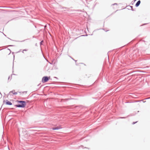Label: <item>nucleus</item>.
I'll return each instance as SVG.
<instances>
[{
  "mask_svg": "<svg viewBox=\"0 0 150 150\" xmlns=\"http://www.w3.org/2000/svg\"><path fill=\"white\" fill-rule=\"evenodd\" d=\"M17 102L18 103L20 104H17L15 105V106L18 108H24L25 107L26 103L25 101L22 100H18Z\"/></svg>",
  "mask_w": 150,
  "mask_h": 150,
  "instance_id": "f257e3e1",
  "label": "nucleus"
},
{
  "mask_svg": "<svg viewBox=\"0 0 150 150\" xmlns=\"http://www.w3.org/2000/svg\"><path fill=\"white\" fill-rule=\"evenodd\" d=\"M50 77L47 76H45L43 77L42 80V82L43 83L47 82L50 79Z\"/></svg>",
  "mask_w": 150,
  "mask_h": 150,
  "instance_id": "f03ea898",
  "label": "nucleus"
},
{
  "mask_svg": "<svg viewBox=\"0 0 150 150\" xmlns=\"http://www.w3.org/2000/svg\"><path fill=\"white\" fill-rule=\"evenodd\" d=\"M6 105H12V103L11 102L8 100H6Z\"/></svg>",
  "mask_w": 150,
  "mask_h": 150,
  "instance_id": "7ed1b4c3",
  "label": "nucleus"
},
{
  "mask_svg": "<svg viewBox=\"0 0 150 150\" xmlns=\"http://www.w3.org/2000/svg\"><path fill=\"white\" fill-rule=\"evenodd\" d=\"M141 1L140 0H139L135 4V6L136 7H138Z\"/></svg>",
  "mask_w": 150,
  "mask_h": 150,
  "instance_id": "20e7f679",
  "label": "nucleus"
},
{
  "mask_svg": "<svg viewBox=\"0 0 150 150\" xmlns=\"http://www.w3.org/2000/svg\"><path fill=\"white\" fill-rule=\"evenodd\" d=\"M14 91H15L14 90H13V91H10L9 92V94L10 93H13V95H17V92H14Z\"/></svg>",
  "mask_w": 150,
  "mask_h": 150,
  "instance_id": "39448f33",
  "label": "nucleus"
},
{
  "mask_svg": "<svg viewBox=\"0 0 150 150\" xmlns=\"http://www.w3.org/2000/svg\"><path fill=\"white\" fill-rule=\"evenodd\" d=\"M60 128L59 127H53L52 128V129L53 130H58L59 129H60Z\"/></svg>",
  "mask_w": 150,
  "mask_h": 150,
  "instance_id": "423d86ee",
  "label": "nucleus"
},
{
  "mask_svg": "<svg viewBox=\"0 0 150 150\" xmlns=\"http://www.w3.org/2000/svg\"><path fill=\"white\" fill-rule=\"evenodd\" d=\"M130 7L131 8V10L132 11H134V10L133 9V6H130Z\"/></svg>",
  "mask_w": 150,
  "mask_h": 150,
  "instance_id": "0eeeda50",
  "label": "nucleus"
},
{
  "mask_svg": "<svg viewBox=\"0 0 150 150\" xmlns=\"http://www.w3.org/2000/svg\"><path fill=\"white\" fill-rule=\"evenodd\" d=\"M137 122V121H136V122H132V124L134 125V124H135Z\"/></svg>",
  "mask_w": 150,
  "mask_h": 150,
  "instance_id": "6e6552de",
  "label": "nucleus"
},
{
  "mask_svg": "<svg viewBox=\"0 0 150 150\" xmlns=\"http://www.w3.org/2000/svg\"><path fill=\"white\" fill-rule=\"evenodd\" d=\"M28 50V49H24L23 50V51H27Z\"/></svg>",
  "mask_w": 150,
  "mask_h": 150,
  "instance_id": "1a4fd4ad",
  "label": "nucleus"
},
{
  "mask_svg": "<svg viewBox=\"0 0 150 150\" xmlns=\"http://www.w3.org/2000/svg\"><path fill=\"white\" fill-rule=\"evenodd\" d=\"M119 118H125L126 117H120Z\"/></svg>",
  "mask_w": 150,
  "mask_h": 150,
  "instance_id": "9d476101",
  "label": "nucleus"
},
{
  "mask_svg": "<svg viewBox=\"0 0 150 150\" xmlns=\"http://www.w3.org/2000/svg\"><path fill=\"white\" fill-rule=\"evenodd\" d=\"M43 42V41H41L40 42V45H42V43Z\"/></svg>",
  "mask_w": 150,
  "mask_h": 150,
  "instance_id": "9b49d317",
  "label": "nucleus"
},
{
  "mask_svg": "<svg viewBox=\"0 0 150 150\" xmlns=\"http://www.w3.org/2000/svg\"><path fill=\"white\" fill-rule=\"evenodd\" d=\"M117 3H114L112 4V5H117Z\"/></svg>",
  "mask_w": 150,
  "mask_h": 150,
  "instance_id": "f8f14e48",
  "label": "nucleus"
},
{
  "mask_svg": "<svg viewBox=\"0 0 150 150\" xmlns=\"http://www.w3.org/2000/svg\"><path fill=\"white\" fill-rule=\"evenodd\" d=\"M8 50H9L10 51V53L9 54H10V53H11V51L9 49H8Z\"/></svg>",
  "mask_w": 150,
  "mask_h": 150,
  "instance_id": "ddd939ff",
  "label": "nucleus"
},
{
  "mask_svg": "<svg viewBox=\"0 0 150 150\" xmlns=\"http://www.w3.org/2000/svg\"><path fill=\"white\" fill-rule=\"evenodd\" d=\"M73 60H74L76 62L77 61L76 60H74L72 58H71V57H70Z\"/></svg>",
  "mask_w": 150,
  "mask_h": 150,
  "instance_id": "4468645a",
  "label": "nucleus"
},
{
  "mask_svg": "<svg viewBox=\"0 0 150 150\" xmlns=\"http://www.w3.org/2000/svg\"><path fill=\"white\" fill-rule=\"evenodd\" d=\"M82 36H87V35H82Z\"/></svg>",
  "mask_w": 150,
  "mask_h": 150,
  "instance_id": "2eb2a0df",
  "label": "nucleus"
},
{
  "mask_svg": "<svg viewBox=\"0 0 150 150\" xmlns=\"http://www.w3.org/2000/svg\"><path fill=\"white\" fill-rule=\"evenodd\" d=\"M9 46H13V45H10Z\"/></svg>",
  "mask_w": 150,
  "mask_h": 150,
  "instance_id": "dca6fc26",
  "label": "nucleus"
},
{
  "mask_svg": "<svg viewBox=\"0 0 150 150\" xmlns=\"http://www.w3.org/2000/svg\"><path fill=\"white\" fill-rule=\"evenodd\" d=\"M132 4H133L134 3H133V1H132Z\"/></svg>",
  "mask_w": 150,
  "mask_h": 150,
  "instance_id": "f3484780",
  "label": "nucleus"
},
{
  "mask_svg": "<svg viewBox=\"0 0 150 150\" xmlns=\"http://www.w3.org/2000/svg\"><path fill=\"white\" fill-rule=\"evenodd\" d=\"M136 0H134V1H133V3H134V2H135V1Z\"/></svg>",
  "mask_w": 150,
  "mask_h": 150,
  "instance_id": "a211bd4d",
  "label": "nucleus"
},
{
  "mask_svg": "<svg viewBox=\"0 0 150 150\" xmlns=\"http://www.w3.org/2000/svg\"><path fill=\"white\" fill-rule=\"evenodd\" d=\"M136 0H134V1H133V3H134V2H135V1Z\"/></svg>",
  "mask_w": 150,
  "mask_h": 150,
  "instance_id": "6ab92c4d",
  "label": "nucleus"
},
{
  "mask_svg": "<svg viewBox=\"0 0 150 150\" xmlns=\"http://www.w3.org/2000/svg\"><path fill=\"white\" fill-rule=\"evenodd\" d=\"M40 84H38V86H40Z\"/></svg>",
  "mask_w": 150,
  "mask_h": 150,
  "instance_id": "aec40b11",
  "label": "nucleus"
},
{
  "mask_svg": "<svg viewBox=\"0 0 150 150\" xmlns=\"http://www.w3.org/2000/svg\"><path fill=\"white\" fill-rule=\"evenodd\" d=\"M54 78H56V79L57 78V77H54Z\"/></svg>",
  "mask_w": 150,
  "mask_h": 150,
  "instance_id": "412c9836",
  "label": "nucleus"
},
{
  "mask_svg": "<svg viewBox=\"0 0 150 150\" xmlns=\"http://www.w3.org/2000/svg\"><path fill=\"white\" fill-rule=\"evenodd\" d=\"M146 98V99H149V98Z\"/></svg>",
  "mask_w": 150,
  "mask_h": 150,
  "instance_id": "4be33fe9",
  "label": "nucleus"
},
{
  "mask_svg": "<svg viewBox=\"0 0 150 150\" xmlns=\"http://www.w3.org/2000/svg\"><path fill=\"white\" fill-rule=\"evenodd\" d=\"M10 79V77L9 76L8 78V79Z\"/></svg>",
  "mask_w": 150,
  "mask_h": 150,
  "instance_id": "5701e85b",
  "label": "nucleus"
},
{
  "mask_svg": "<svg viewBox=\"0 0 150 150\" xmlns=\"http://www.w3.org/2000/svg\"><path fill=\"white\" fill-rule=\"evenodd\" d=\"M23 51H23L22 52H23V53H24Z\"/></svg>",
  "mask_w": 150,
  "mask_h": 150,
  "instance_id": "b1692460",
  "label": "nucleus"
},
{
  "mask_svg": "<svg viewBox=\"0 0 150 150\" xmlns=\"http://www.w3.org/2000/svg\"><path fill=\"white\" fill-rule=\"evenodd\" d=\"M4 35H5V36H6V35H5L4 34Z\"/></svg>",
  "mask_w": 150,
  "mask_h": 150,
  "instance_id": "393cba45",
  "label": "nucleus"
}]
</instances>
